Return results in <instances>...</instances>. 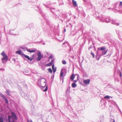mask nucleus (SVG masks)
<instances>
[{
	"label": "nucleus",
	"instance_id": "a18cd8bd",
	"mask_svg": "<svg viewBox=\"0 0 122 122\" xmlns=\"http://www.w3.org/2000/svg\"><path fill=\"white\" fill-rule=\"evenodd\" d=\"M92 48V47H91V46L89 48V50L90 49V48Z\"/></svg>",
	"mask_w": 122,
	"mask_h": 122
},
{
	"label": "nucleus",
	"instance_id": "393cba45",
	"mask_svg": "<svg viewBox=\"0 0 122 122\" xmlns=\"http://www.w3.org/2000/svg\"><path fill=\"white\" fill-rule=\"evenodd\" d=\"M116 33L118 35V37L119 38V37H120V36H119V33H120V32H119V31L118 30H117L116 31Z\"/></svg>",
	"mask_w": 122,
	"mask_h": 122
},
{
	"label": "nucleus",
	"instance_id": "9b49d317",
	"mask_svg": "<svg viewBox=\"0 0 122 122\" xmlns=\"http://www.w3.org/2000/svg\"><path fill=\"white\" fill-rule=\"evenodd\" d=\"M111 23L117 26L118 25H119V23L117 22L116 20V19H112V20H111Z\"/></svg>",
	"mask_w": 122,
	"mask_h": 122
},
{
	"label": "nucleus",
	"instance_id": "2eb2a0df",
	"mask_svg": "<svg viewBox=\"0 0 122 122\" xmlns=\"http://www.w3.org/2000/svg\"><path fill=\"white\" fill-rule=\"evenodd\" d=\"M11 114L12 116L15 120H17V117L15 114L14 112H11Z\"/></svg>",
	"mask_w": 122,
	"mask_h": 122
},
{
	"label": "nucleus",
	"instance_id": "ddd939ff",
	"mask_svg": "<svg viewBox=\"0 0 122 122\" xmlns=\"http://www.w3.org/2000/svg\"><path fill=\"white\" fill-rule=\"evenodd\" d=\"M8 121L9 122H15L14 120L10 115L8 116Z\"/></svg>",
	"mask_w": 122,
	"mask_h": 122
},
{
	"label": "nucleus",
	"instance_id": "603ef678",
	"mask_svg": "<svg viewBox=\"0 0 122 122\" xmlns=\"http://www.w3.org/2000/svg\"><path fill=\"white\" fill-rule=\"evenodd\" d=\"M44 5L45 6H46V5Z\"/></svg>",
	"mask_w": 122,
	"mask_h": 122
},
{
	"label": "nucleus",
	"instance_id": "79ce46f5",
	"mask_svg": "<svg viewBox=\"0 0 122 122\" xmlns=\"http://www.w3.org/2000/svg\"><path fill=\"white\" fill-rule=\"evenodd\" d=\"M77 80H75L74 81V82H76L77 81Z\"/></svg>",
	"mask_w": 122,
	"mask_h": 122
},
{
	"label": "nucleus",
	"instance_id": "09e8293b",
	"mask_svg": "<svg viewBox=\"0 0 122 122\" xmlns=\"http://www.w3.org/2000/svg\"><path fill=\"white\" fill-rule=\"evenodd\" d=\"M98 40L99 41V38H98Z\"/></svg>",
	"mask_w": 122,
	"mask_h": 122
},
{
	"label": "nucleus",
	"instance_id": "cd10ccee",
	"mask_svg": "<svg viewBox=\"0 0 122 122\" xmlns=\"http://www.w3.org/2000/svg\"><path fill=\"white\" fill-rule=\"evenodd\" d=\"M48 71L51 73H52V71L50 68L48 69Z\"/></svg>",
	"mask_w": 122,
	"mask_h": 122
},
{
	"label": "nucleus",
	"instance_id": "8fccbe9b",
	"mask_svg": "<svg viewBox=\"0 0 122 122\" xmlns=\"http://www.w3.org/2000/svg\"><path fill=\"white\" fill-rule=\"evenodd\" d=\"M108 1V2H109V0H107Z\"/></svg>",
	"mask_w": 122,
	"mask_h": 122
},
{
	"label": "nucleus",
	"instance_id": "aec40b11",
	"mask_svg": "<svg viewBox=\"0 0 122 122\" xmlns=\"http://www.w3.org/2000/svg\"><path fill=\"white\" fill-rule=\"evenodd\" d=\"M72 2L73 4L75 6H76L77 5L76 4V1L74 0H72Z\"/></svg>",
	"mask_w": 122,
	"mask_h": 122
},
{
	"label": "nucleus",
	"instance_id": "f257e3e1",
	"mask_svg": "<svg viewBox=\"0 0 122 122\" xmlns=\"http://www.w3.org/2000/svg\"><path fill=\"white\" fill-rule=\"evenodd\" d=\"M97 52L96 54V58H97V57H99L97 60H98L101 56L105 55L107 52V50H106V48L105 47H101L100 48L99 47L97 48Z\"/></svg>",
	"mask_w": 122,
	"mask_h": 122
},
{
	"label": "nucleus",
	"instance_id": "39448f33",
	"mask_svg": "<svg viewBox=\"0 0 122 122\" xmlns=\"http://www.w3.org/2000/svg\"><path fill=\"white\" fill-rule=\"evenodd\" d=\"M1 55L3 57L2 59V63L3 64H5L8 60V56L5 54V52L3 51L1 53Z\"/></svg>",
	"mask_w": 122,
	"mask_h": 122
},
{
	"label": "nucleus",
	"instance_id": "9d476101",
	"mask_svg": "<svg viewBox=\"0 0 122 122\" xmlns=\"http://www.w3.org/2000/svg\"><path fill=\"white\" fill-rule=\"evenodd\" d=\"M22 49H23L25 50V49H26V50L28 52H30V53H32L34 52L35 51H36L35 50H31L30 49H28L27 48H25L24 47L22 48Z\"/></svg>",
	"mask_w": 122,
	"mask_h": 122
},
{
	"label": "nucleus",
	"instance_id": "e433bc0d",
	"mask_svg": "<svg viewBox=\"0 0 122 122\" xmlns=\"http://www.w3.org/2000/svg\"><path fill=\"white\" fill-rule=\"evenodd\" d=\"M54 62V60L53 59L51 60V62H50L51 63V64H52Z\"/></svg>",
	"mask_w": 122,
	"mask_h": 122
},
{
	"label": "nucleus",
	"instance_id": "a878e982",
	"mask_svg": "<svg viewBox=\"0 0 122 122\" xmlns=\"http://www.w3.org/2000/svg\"><path fill=\"white\" fill-rule=\"evenodd\" d=\"M5 101V102L7 103L8 104V101L6 97H5L4 99Z\"/></svg>",
	"mask_w": 122,
	"mask_h": 122
},
{
	"label": "nucleus",
	"instance_id": "c9c22d12",
	"mask_svg": "<svg viewBox=\"0 0 122 122\" xmlns=\"http://www.w3.org/2000/svg\"><path fill=\"white\" fill-rule=\"evenodd\" d=\"M67 108L68 109H70L71 108V107L70 106H68L67 107Z\"/></svg>",
	"mask_w": 122,
	"mask_h": 122
},
{
	"label": "nucleus",
	"instance_id": "6e6552de",
	"mask_svg": "<svg viewBox=\"0 0 122 122\" xmlns=\"http://www.w3.org/2000/svg\"><path fill=\"white\" fill-rule=\"evenodd\" d=\"M37 56L38 57L36 60L38 61H40L43 56L41 55V52L40 51L37 52Z\"/></svg>",
	"mask_w": 122,
	"mask_h": 122
},
{
	"label": "nucleus",
	"instance_id": "58836bf2",
	"mask_svg": "<svg viewBox=\"0 0 122 122\" xmlns=\"http://www.w3.org/2000/svg\"><path fill=\"white\" fill-rule=\"evenodd\" d=\"M116 79L117 80V81L118 82L119 81L118 80V78H117V79H116V78H115L114 80H115V82H116Z\"/></svg>",
	"mask_w": 122,
	"mask_h": 122
},
{
	"label": "nucleus",
	"instance_id": "2f4dec72",
	"mask_svg": "<svg viewBox=\"0 0 122 122\" xmlns=\"http://www.w3.org/2000/svg\"><path fill=\"white\" fill-rule=\"evenodd\" d=\"M110 121L111 122H115V120L113 118L112 119H111V120H110Z\"/></svg>",
	"mask_w": 122,
	"mask_h": 122
},
{
	"label": "nucleus",
	"instance_id": "4c0bfd02",
	"mask_svg": "<svg viewBox=\"0 0 122 122\" xmlns=\"http://www.w3.org/2000/svg\"><path fill=\"white\" fill-rule=\"evenodd\" d=\"M27 122H33L31 119H30L29 120H27Z\"/></svg>",
	"mask_w": 122,
	"mask_h": 122
},
{
	"label": "nucleus",
	"instance_id": "f8f14e48",
	"mask_svg": "<svg viewBox=\"0 0 122 122\" xmlns=\"http://www.w3.org/2000/svg\"><path fill=\"white\" fill-rule=\"evenodd\" d=\"M43 31L45 33L48 35H50L51 34V32L48 29L44 28L43 29Z\"/></svg>",
	"mask_w": 122,
	"mask_h": 122
},
{
	"label": "nucleus",
	"instance_id": "c03bdc74",
	"mask_svg": "<svg viewBox=\"0 0 122 122\" xmlns=\"http://www.w3.org/2000/svg\"><path fill=\"white\" fill-rule=\"evenodd\" d=\"M71 57L72 58H73V59H74V56H71Z\"/></svg>",
	"mask_w": 122,
	"mask_h": 122
},
{
	"label": "nucleus",
	"instance_id": "423d86ee",
	"mask_svg": "<svg viewBox=\"0 0 122 122\" xmlns=\"http://www.w3.org/2000/svg\"><path fill=\"white\" fill-rule=\"evenodd\" d=\"M43 84H42V85L40 88L44 92H46L47 90V86L46 85V79H43Z\"/></svg>",
	"mask_w": 122,
	"mask_h": 122
},
{
	"label": "nucleus",
	"instance_id": "c756f323",
	"mask_svg": "<svg viewBox=\"0 0 122 122\" xmlns=\"http://www.w3.org/2000/svg\"><path fill=\"white\" fill-rule=\"evenodd\" d=\"M62 63L64 65L66 64V62L65 60H64L62 61Z\"/></svg>",
	"mask_w": 122,
	"mask_h": 122
},
{
	"label": "nucleus",
	"instance_id": "de8ad7c7",
	"mask_svg": "<svg viewBox=\"0 0 122 122\" xmlns=\"http://www.w3.org/2000/svg\"><path fill=\"white\" fill-rule=\"evenodd\" d=\"M64 31L65 32L66 31V29H65L64 30Z\"/></svg>",
	"mask_w": 122,
	"mask_h": 122
},
{
	"label": "nucleus",
	"instance_id": "a211bd4d",
	"mask_svg": "<svg viewBox=\"0 0 122 122\" xmlns=\"http://www.w3.org/2000/svg\"><path fill=\"white\" fill-rule=\"evenodd\" d=\"M54 65H53L52 66V70L53 71V72L54 73H55L56 72V67L55 68H54Z\"/></svg>",
	"mask_w": 122,
	"mask_h": 122
},
{
	"label": "nucleus",
	"instance_id": "49530a36",
	"mask_svg": "<svg viewBox=\"0 0 122 122\" xmlns=\"http://www.w3.org/2000/svg\"><path fill=\"white\" fill-rule=\"evenodd\" d=\"M66 42H64V43H63L62 44L63 45H64V44Z\"/></svg>",
	"mask_w": 122,
	"mask_h": 122
},
{
	"label": "nucleus",
	"instance_id": "b1692460",
	"mask_svg": "<svg viewBox=\"0 0 122 122\" xmlns=\"http://www.w3.org/2000/svg\"><path fill=\"white\" fill-rule=\"evenodd\" d=\"M0 96L3 99L5 97V96L0 92Z\"/></svg>",
	"mask_w": 122,
	"mask_h": 122
},
{
	"label": "nucleus",
	"instance_id": "bb28decb",
	"mask_svg": "<svg viewBox=\"0 0 122 122\" xmlns=\"http://www.w3.org/2000/svg\"><path fill=\"white\" fill-rule=\"evenodd\" d=\"M52 65L51 63L50 62L48 64H47L46 65V66H51Z\"/></svg>",
	"mask_w": 122,
	"mask_h": 122
},
{
	"label": "nucleus",
	"instance_id": "473e14b6",
	"mask_svg": "<svg viewBox=\"0 0 122 122\" xmlns=\"http://www.w3.org/2000/svg\"><path fill=\"white\" fill-rule=\"evenodd\" d=\"M60 1L61 2V4L59 3V5H62L63 4V2H62V0H61Z\"/></svg>",
	"mask_w": 122,
	"mask_h": 122
},
{
	"label": "nucleus",
	"instance_id": "c85d7f7f",
	"mask_svg": "<svg viewBox=\"0 0 122 122\" xmlns=\"http://www.w3.org/2000/svg\"><path fill=\"white\" fill-rule=\"evenodd\" d=\"M110 96H109L108 95L106 96H105L104 97V98L106 99V98H107V99H109L110 98Z\"/></svg>",
	"mask_w": 122,
	"mask_h": 122
},
{
	"label": "nucleus",
	"instance_id": "a19ab883",
	"mask_svg": "<svg viewBox=\"0 0 122 122\" xmlns=\"http://www.w3.org/2000/svg\"><path fill=\"white\" fill-rule=\"evenodd\" d=\"M0 70L4 71L5 70L3 69H0Z\"/></svg>",
	"mask_w": 122,
	"mask_h": 122
},
{
	"label": "nucleus",
	"instance_id": "1a4fd4ad",
	"mask_svg": "<svg viewBox=\"0 0 122 122\" xmlns=\"http://www.w3.org/2000/svg\"><path fill=\"white\" fill-rule=\"evenodd\" d=\"M70 86H68L67 87V89L66 91V95H65L66 97H69V93L70 92Z\"/></svg>",
	"mask_w": 122,
	"mask_h": 122
},
{
	"label": "nucleus",
	"instance_id": "0eeeda50",
	"mask_svg": "<svg viewBox=\"0 0 122 122\" xmlns=\"http://www.w3.org/2000/svg\"><path fill=\"white\" fill-rule=\"evenodd\" d=\"M45 79L44 78H41L40 79H38V80L37 82V85L40 88H41V86L42 85V84H43V80Z\"/></svg>",
	"mask_w": 122,
	"mask_h": 122
},
{
	"label": "nucleus",
	"instance_id": "37998d69",
	"mask_svg": "<svg viewBox=\"0 0 122 122\" xmlns=\"http://www.w3.org/2000/svg\"><path fill=\"white\" fill-rule=\"evenodd\" d=\"M0 122H4L3 121V118L2 119V120H1V121Z\"/></svg>",
	"mask_w": 122,
	"mask_h": 122
},
{
	"label": "nucleus",
	"instance_id": "f3484780",
	"mask_svg": "<svg viewBox=\"0 0 122 122\" xmlns=\"http://www.w3.org/2000/svg\"><path fill=\"white\" fill-rule=\"evenodd\" d=\"M39 10L40 14L44 18H45V14L43 13L42 11H41L40 9Z\"/></svg>",
	"mask_w": 122,
	"mask_h": 122
},
{
	"label": "nucleus",
	"instance_id": "412c9836",
	"mask_svg": "<svg viewBox=\"0 0 122 122\" xmlns=\"http://www.w3.org/2000/svg\"><path fill=\"white\" fill-rule=\"evenodd\" d=\"M63 69H62L61 71L60 76L61 77L63 76L64 74V73L63 72Z\"/></svg>",
	"mask_w": 122,
	"mask_h": 122
},
{
	"label": "nucleus",
	"instance_id": "20e7f679",
	"mask_svg": "<svg viewBox=\"0 0 122 122\" xmlns=\"http://www.w3.org/2000/svg\"><path fill=\"white\" fill-rule=\"evenodd\" d=\"M16 53L21 55L23 57H25L28 60L30 61H31L33 59L32 57L30 58L28 56L24 54L23 53L20 51L19 50L16 51Z\"/></svg>",
	"mask_w": 122,
	"mask_h": 122
},
{
	"label": "nucleus",
	"instance_id": "864d4df0",
	"mask_svg": "<svg viewBox=\"0 0 122 122\" xmlns=\"http://www.w3.org/2000/svg\"><path fill=\"white\" fill-rule=\"evenodd\" d=\"M121 13H122V12H121Z\"/></svg>",
	"mask_w": 122,
	"mask_h": 122
},
{
	"label": "nucleus",
	"instance_id": "72a5a7b5",
	"mask_svg": "<svg viewBox=\"0 0 122 122\" xmlns=\"http://www.w3.org/2000/svg\"><path fill=\"white\" fill-rule=\"evenodd\" d=\"M10 34L11 35H15V34H13L12 32V30H10Z\"/></svg>",
	"mask_w": 122,
	"mask_h": 122
},
{
	"label": "nucleus",
	"instance_id": "ea45409f",
	"mask_svg": "<svg viewBox=\"0 0 122 122\" xmlns=\"http://www.w3.org/2000/svg\"><path fill=\"white\" fill-rule=\"evenodd\" d=\"M120 74H119V76L120 77H121L122 76V74H121V72L120 71Z\"/></svg>",
	"mask_w": 122,
	"mask_h": 122
},
{
	"label": "nucleus",
	"instance_id": "f03ea898",
	"mask_svg": "<svg viewBox=\"0 0 122 122\" xmlns=\"http://www.w3.org/2000/svg\"><path fill=\"white\" fill-rule=\"evenodd\" d=\"M112 7L111 8H108V9H112V10H116L117 11L121 10H120L122 7V1L120 2V4H118L117 3L113 4L112 6Z\"/></svg>",
	"mask_w": 122,
	"mask_h": 122
},
{
	"label": "nucleus",
	"instance_id": "5701e85b",
	"mask_svg": "<svg viewBox=\"0 0 122 122\" xmlns=\"http://www.w3.org/2000/svg\"><path fill=\"white\" fill-rule=\"evenodd\" d=\"M72 86L73 88H75L76 86V85L75 83H73L72 84Z\"/></svg>",
	"mask_w": 122,
	"mask_h": 122
},
{
	"label": "nucleus",
	"instance_id": "dca6fc26",
	"mask_svg": "<svg viewBox=\"0 0 122 122\" xmlns=\"http://www.w3.org/2000/svg\"><path fill=\"white\" fill-rule=\"evenodd\" d=\"M71 100V98L70 97L68 98H67V101L68 102V104H69L70 103L73 102V101Z\"/></svg>",
	"mask_w": 122,
	"mask_h": 122
},
{
	"label": "nucleus",
	"instance_id": "6ab92c4d",
	"mask_svg": "<svg viewBox=\"0 0 122 122\" xmlns=\"http://www.w3.org/2000/svg\"><path fill=\"white\" fill-rule=\"evenodd\" d=\"M10 91L9 90H6L5 92L9 96H10Z\"/></svg>",
	"mask_w": 122,
	"mask_h": 122
},
{
	"label": "nucleus",
	"instance_id": "4468645a",
	"mask_svg": "<svg viewBox=\"0 0 122 122\" xmlns=\"http://www.w3.org/2000/svg\"><path fill=\"white\" fill-rule=\"evenodd\" d=\"M90 81V79H86L83 80V82L85 84H89Z\"/></svg>",
	"mask_w": 122,
	"mask_h": 122
},
{
	"label": "nucleus",
	"instance_id": "f704fd0d",
	"mask_svg": "<svg viewBox=\"0 0 122 122\" xmlns=\"http://www.w3.org/2000/svg\"><path fill=\"white\" fill-rule=\"evenodd\" d=\"M53 57V56H52V55H51L49 57V59H52V58Z\"/></svg>",
	"mask_w": 122,
	"mask_h": 122
},
{
	"label": "nucleus",
	"instance_id": "7ed1b4c3",
	"mask_svg": "<svg viewBox=\"0 0 122 122\" xmlns=\"http://www.w3.org/2000/svg\"><path fill=\"white\" fill-rule=\"evenodd\" d=\"M98 18L101 21L105 22L106 23H108L111 22V20L109 16L102 15H101V16H98Z\"/></svg>",
	"mask_w": 122,
	"mask_h": 122
},
{
	"label": "nucleus",
	"instance_id": "4be33fe9",
	"mask_svg": "<svg viewBox=\"0 0 122 122\" xmlns=\"http://www.w3.org/2000/svg\"><path fill=\"white\" fill-rule=\"evenodd\" d=\"M74 78L75 76H74V74H73L71 77L70 78L72 81H73Z\"/></svg>",
	"mask_w": 122,
	"mask_h": 122
},
{
	"label": "nucleus",
	"instance_id": "3c124183",
	"mask_svg": "<svg viewBox=\"0 0 122 122\" xmlns=\"http://www.w3.org/2000/svg\"><path fill=\"white\" fill-rule=\"evenodd\" d=\"M47 7V8H48V7Z\"/></svg>",
	"mask_w": 122,
	"mask_h": 122
},
{
	"label": "nucleus",
	"instance_id": "7c9ffc66",
	"mask_svg": "<svg viewBox=\"0 0 122 122\" xmlns=\"http://www.w3.org/2000/svg\"><path fill=\"white\" fill-rule=\"evenodd\" d=\"M91 54L92 56L94 58L95 57V55L92 52Z\"/></svg>",
	"mask_w": 122,
	"mask_h": 122
}]
</instances>
